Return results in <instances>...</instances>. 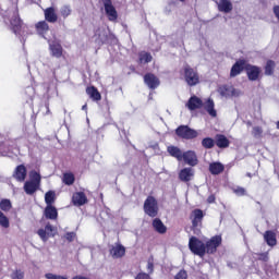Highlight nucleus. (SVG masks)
Listing matches in <instances>:
<instances>
[{
	"instance_id": "nucleus-1",
	"label": "nucleus",
	"mask_w": 279,
	"mask_h": 279,
	"mask_svg": "<svg viewBox=\"0 0 279 279\" xmlns=\"http://www.w3.org/2000/svg\"><path fill=\"white\" fill-rule=\"evenodd\" d=\"M94 40L99 46L112 43L114 35L110 34V31L106 27H98L94 34Z\"/></svg>"
},
{
	"instance_id": "nucleus-2",
	"label": "nucleus",
	"mask_w": 279,
	"mask_h": 279,
	"mask_svg": "<svg viewBox=\"0 0 279 279\" xmlns=\"http://www.w3.org/2000/svg\"><path fill=\"white\" fill-rule=\"evenodd\" d=\"M189 247L192 254H195L201 258H204V256H206V244L202 240L197 239L196 236L190 238Z\"/></svg>"
},
{
	"instance_id": "nucleus-3",
	"label": "nucleus",
	"mask_w": 279,
	"mask_h": 279,
	"mask_svg": "<svg viewBox=\"0 0 279 279\" xmlns=\"http://www.w3.org/2000/svg\"><path fill=\"white\" fill-rule=\"evenodd\" d=\"M175 134L179 138H184L185 141H191L199 136V133L196 130L189 128V125H180L175 130Z\"/></svg>"
},
{
	"instance_id": "nucleus-4",
	"label": "nucleus",
	"mask_w": 279,
	"mask_h": 279,
	"mask_svg": "<svg viewBox=\"0 0 279 279\" xmlns=\"http://www.w3.org/2000/svg\"><path fill=\"white\" fill-rule=\"evenodd\" d=\"M144 213L148 215V217L158 216V201H156L154 196H148L144 202Z\"/></svg>"
},
{
	"instance_id": "nucleus-5",
	"label": "nucleus",
	"mask_w": 279,
	"mask_h": 279,
	"mask_svg": "<svg viewBox=\"0 0 279 279\" xmlns=\"http://www.w3.org/2000/svg\"><path fill=\"white\" fill-rule=\"evenodd\" d=\"M184 77L189 86H197L199 84V74L190 65L184 66Z\"/></svg>"
},
{
	"instance_id": "nucleus-6",
	"label": "nucleus",
	"mask_w": 279,
	"mask_h": 279,
	"mask_svg": "<svg viewBox=\"0 0 279 279\" xmlns=\"http://www.w3.org/2000/svg\"><path fill=\"white\" fill-rule=\"evenodd\" d=\"M218 93L220 97L230 99V97H241V89L234 88L232 85H222L218 87Z\"/></svg>"
},
{
	"instance_id": "nucleus-7",
	"label": "nucleus",
	"mask_w": 279,
	"mask_h": 279,
	"mask_svg": "<svg viewBox=\"0 0 279 279\" xmlns=\"http://www.w3.org/2000/svg\"><path fill=\"white\" fill-rule=\"evenodd\" d=\"M221 245V235H215L206 242L205 250L206 254H215L217 247Z\"/></svg>"
},
{
	"instance_id": "nucleus-8",
	"label": "nucleus",
	"mask_w": 279,
	"mask_h": 279,
	"mask_svg": "<svg viewBox=\"0 0 279 279\" xmlns=\"http://www.w3.org/2000/svg\"><path fill=\"white\" fill-rule=\"evenodd\" d=\"M192 226L194 234H199V227L202 226V219H204V211L195 209L193 213Z\"/></svg>"
},
{
	"instance_id": "nucleus-9",
	"label": "nucleus",
	"mask_w": 279,
	"mask_h": 279,
	"mask_svg": "<svg viewBox=\"0 0 279 279\" xmlns=\"http://www.w3.org/2000/svg\"><path fill=\"white\" fill-rule=\"evenodd\" d=\"M144 82L148 88L151 90H156L157 87L160 86V78H158L153 73H147L144 75Z\"/></svg>"
},
{
	"instance_id": "nucleus-10",
	"label": "nucleus",
	"mask_w": 279,
	"mask_h": 279,
	"mask_svg": "<svg viewBox=\"0 0 279 279\" xmlns=\"http://www.w3.org/2000/svg\"><path fill=\"white\" fill-rule=\"evenodd\" d=\"M102 3L105 5L107 16H109V21H117V9H114V5H112V0H102Z\"/></svg>"
},
{
	"instance_id": "nucleus-11",
	"label": "nucleus",
	"mask_w": 279,
	"mask_h": 279,
	"mask_svg": "<svg viewBox=\"0 0 279 279\" xmlns=\"http://www.w3.org/2000/svg\"><path fill=\"white\" fill-rule=\"evenodd\" d=\"M246 75L251 82H256V80L260 77V68L256 65H247Z\"/></svg>"
},
{
	"instance_id": "nucleus-12",
	"label": "nucleus",
	"mask_w": 279,
	"mask_h": 279,
	"mask_svg": "<svg viewBox=\"0 0 279 279\" xmlns=\"http://www.w3.org/2000/svg\"><path fill=\"white\" fill-rule=\"evenodd\" d=\"M182 160L190 167H195L197 166V155L193 150H187L183 153Z\"/></svg>"
},
{
	"instance_id": "nucleus-13",
	"label": "nucleus",
	"mask_w": 279,
	"mask_h": 279,
	"mask_svg": "<svg viewBox=\"0 0 279 279\" xmlns=\"http://www.w3.org/2000/svg\"><path fill=\"white\" fill-rule=\"evenodd\" d=\"M195 175V170L193 168H184L179 173V180L181 182H191Z\"/></svg>"
},
{
	"instance_id": "nucleus-14",
	"label": "nucleus",
	"mask_w": 279,
	"mask_h": 279,
	"mask_svg": "<svg viewBox=\"0 0 279 279\" xmlns=\"http://www.w3.org/2000/svg\"><path fill=\"white\" fill-rule=\"evenodd\" d=\"M13 178H15L17 182H25V178H27V168H25L24 165L17 166L13 172Z\"/></svg>"
},
{
	"instance_id": "nucleus-15",
	"label": "nucleus",
	"mask_w": 279,
	"mask_h": 279,
	"mask_svg": "<svg viewBox=\"0 0 279 279\" xmlns=\"http://www.w3.org/2000/svg\"><path fill=\"white\" fill-rule=\"evenodd\" d=\"M50 56L52 58H62V45L58 41L49 43Z\"/></svg>"
},
{
	"instance_id": "nucleus-16",
	"label": "nucleus",
	"mask_w": 279,
	"mask_h": 279,
	"mask_svg": "<svg viewBox=\"0 0 279 279\" xmlns=\"http://www.w3.org/2000/svg\"><path fill=\"white\" fill-rule=\"evenodd\" d=\"M72 202L74 206H84V204L88 203V198L84 192H76L72 196Z\"/></svg>"
},
{
	"instance_id": "nucleus-17",
	"label": "nucleus",
	"mask_w": 279,
	"mask_h": 279,
	"mask_svg": "<svg viewBox=\"0 0 279 279\" xmlns=\"http://www.w3.org/2000/svg\"><path fill=\"white\" fill-rule=\"evenodd\" d=\"M11 26L14 34H21V29L23 28V21H21V16L19 13H15L11 19Z\"/></svg>"
},
{
	"instance_id": "nucleus-18",
	"label": "nucleus",
	"mask_w": 279,
	"mask_h": 279,
	"mask_svg": "<svg viewBox=\"0 0 279 279\" xmlns=\"http://www.w3.org/2000/svg\"><path fill=\"white\" fill-rule=\"evenodd\" d=\"M185 106L189 108V110H198V108L204 106V101H202V99H199L197 96H192Z\"/></svg>"
},
{
	"instance_id": "nucleus-19",
	"label": "nucleus",
	"mask_w": 279,
	"mask_h": 279,
	"mask_svg": "<svg viewBox=\"0 0 279 279\" xmlns=\"http://www.w3.org/2000/svg\"><path fill=\"white\" fill-rule=\"evenodd\" d=\"M110 256L112 258H123L125 256V246L116 244L110 248Z\"/></svg>"
},
{
	"instance_id": "nucleus-20",
	"label": "nucleus",
	"mask_w": 279,
	"mask_h": 279,
	"mask_svg": "<svg viewBox=\"0 0 279 279\" xmlns=\"http://www.w3.org/2000/svg\"><path fill=\"white\" fill-rule=\"evenodd\" d=\"M215 143L219 149H226L230 147V140H228V137H226L223 134H217Z\"/></svg>"
},
{
	"instance_id": "nucleus-21",
	"label": "nucleus",
	"mask_w": 279,
	"mask_h": 279,
	"mask_svg": "<svg viewBox=\"0 0 279 279\" xmlns=\"http://www.w3.org/2000/svg\"><path fill=\"white\" fill-rule=\"evenodd\" d=\"M45 19L48 23H56L58 22V14L56 13V9L53 7L47 8L44 11Z\"/></svg>"
},
{
	"instance_id": "nucleus-22",
	"label": "nucleus",
	"mask_w": 279,
	"mask_h": 279,
	"mask_svg": "<svg viewBox=\"0 0 279 279\" xmlns=\"http://www.w3.org/2000/svg\"><path fill=\"white\" fill-rule=\"evenodd\" d=\"M203 108L206 110V112L209 114V117H217V110H215V101L213 99H207L203 104Z\"/></svg>"
},
{
	"instance_id": "nucleus-23",
	"label": "nucleus",
	"mask_w": 279,
	"mask_h": 279,
	"mask_svg": "<svg viewBox=\"0 0 279 279\" xmlns=\"http://www.w3.org/2000/svg\"><path fill=\"white\" fill-rule=\"evenodd\" d=\"M219 12H225V14H229L231 10H233L232 2L230 0H220L218 2Z\"/></svg>"
},
{
	"instance_id": "nucleus-24",
	"label": "nucleus",
	"mask_w": 279,
	"mask_h": 279,
	"mask_svg": "<svg viewBox=\"0 0 279 279\" xmlns=\"http://www.w3.org/2000/svg\"><path fill=\"white\" fill-rule=\"evenodd\" d=\"M243 66H245V61L243 60L236 61L235 64L231 68L230 76L236 77V75H241V72L243 71Z\"/></svg>"
},
{
	"instance_id": "nucleus-25",
	"label": "nucleus",
	"mask_w": 279,
	"mask_h": 279,
	"mask_svg": "<svg viewBox=\"0 0 279 279\" xmlns=\"http://www.w3.org/2000/svg\"><path fill=\"white\" fill-rule=\"evenodd\" d=\"M44 213L46 219H51L52 221L58 219V209L52 205H47Z\"/></svg>"
},
{
	"instance_id": "nucleus-26",
	"label": "nucleus",
	"mask_w": 279,
	"mask_h": 279,
	"mask_svg": "<svg viewBox=\"0 0 279 279\" xmlns=\"http://www.w3.org/2000/svg\"><path fill=\"white\" fill-rule=\"evenodd\" d=\"M226 168L221 162H211L209 165V171L211 175H219V173H223Z\"/></svg>"
},
{
	"instance_id": "nucleus-27",
	"label": "nucleus",
	"mask_w": 279,
	"mask_h": 279,
	"mask_svg": "<svg viewBox=\"0 0 279 279\" xmlns=\"http://www.w3.org/2000/svg\"><path fill=\"white\" fill-rule=\"evenodd\" d=\"M168 154H170V156H172V158H177V160H179V162L182 161V157L184 155V153H182V150L177 146H169Z\"/></svg>"
},
{
	"instance_id": "nucleus-28",
	"label": "nucleus",
	"mask_w": 279,
	"mask_h": 279,
	"mask_svg": "<svg viewBox=\"0 0 279 279\" xmlns=\"http://www.w3.org/2000/svg\"><path fill=\"white\" fill-rule=\"evenodd\" d=\"M38 183H34V181H26L24 184V191L26 195H34L35 191H38Z\"/></svg>"
},
{
	"instance_id": "nucleus-29",
	"label": "nucleus",
	"mask_w": 279,
	"mask_h": 279,
	"mask_svg": "<svg viewBox=\"0 0 279 279\" xmlns=\"http://www.w3.org/2000/svg\"><path fill=\"white\" fill-rule=\"evenodd\" d=\"M153 228L159 234H165V232H167V227L165 226V223H162V220H160L159 218L153 220Z\"/></svg>"
},
{
	"instance_id": "nucleus-30",
	"label": "nucleus",
	"mask_w": 279,
	"mask_h": 279,
	"mask_svg": "<svg viewBox=\"0 0 279 279\" xmlns=\"http://www.w3.org/2000/svg\"><path fill=\"white\" fill-rule=\"evenodd\" d=\"M36 29H37V34H39V36H45V34H47V32H49V24L45 21L38 22L36 24Z\"/></svg>"
},
{
	"instance_id": "nucleus-31",
	"label": "nucleus",
	"mask_w": 279,
	"mask_h": 279,
	"mask_svg": "<svg viewBox=\"0 0 279 279\" xmlns=\"http://www.w3.org/2000/svg\"><path fill=\"white\" fill-rule=\"evenodd\" d=\"M87 95H89L90 99L94 101H101V94H99V90L95 87H89L86 89Z\"/></svg>"
},
{
	"instance_id": "nucleus-32",
	"label": "nucleus",
	"mask_w": 279,
	"mask_h": 279,
	"mask_svg": "<svg viewBox=\"0 0 279 279\" xmlns=\"http://www.w3.org/2000/svg\"><path fill=\"white\" fill-rule=\"evenodd\" d=\"M264 239L267 245H270L271 247L276 245V233H274V231H266L264 234Z\"/></svg>"
},
{
	"instance_id": "nucleus-33",
	"label": "nucleus",
	"mask_w": 279,
	"mask_h": 279,
	"mask_svg": "<svg viewBox=\"0 0 279 279\" xmlns=\"http://www.w3.org/2000/svg\"><path fill=\"white\" fill-rule=\"evenodd\" d=\"M62 181L66 186H71L75 183V175L71 172L64 173Z\"/></svg>"
},
{
	"instance_id": "nucleus-34",
	"label": "nucleus",
	"mask_w": 279,
	"mask_h": 279,
	"mask_svg": "<svg viewBox=\"0 0 279 279\" xmlns=\"http://www.w3.org/2000/svg\"><path fill=\"white\" fill-rule=\"evenodd\" d=\"M45 202L47 206H51L56 202V192L49 191L45 194Z\"/></svg>"
},
{
	"instance_id": "nucleus-35",
	"label": "nucleus",
	"mask_w": 279,
	"mask_h": 279,
	"mask_svg": "<svg viewBox=\"0 0 279 279\" xmlns=\"http://www.w3.org/2000/svg\"><path fill=\"white\" fill-rule=\"evenodd\" d=\"M215 140L210 138V137H205L203 138L202 141V146L205 148V149H213V147H215Z\"/></svg>"
},
{
	"instance_id": "nucleus-36",
	"label": "nucleus",
	"mask_w": 279,
	"mask_h": 279,
	"mask_svg": "<svg viewBox=\"0 0 279 279\" xmlns=\"http://www.w3.org/2000/svg\"><path fill=\"white\" fill-rule=\"evenodd\" d=\"M151 60H153V57L149 52H141L140 53V62L142 64H147V63L151 62Z\"/></svg>"
},
{
	"instance_id": "nucleus-37",
	"label": "nucleus",
	"mask_w": 279,
	"mask_h": 279,
	"mask_svg": "<svg viewBox=\"0 0 279 279\" xmlns=\"http://www.w3.org/2000/svg\"><path fill=\"white\" fill-rule=\"evenodd\" d=\"M274 69H276V62H274L272 60L267 61L265 66V75H272Z\"/></svg>"
},
{
	"instance_id": "nucleus-38",
	"label": "nucleus",
	"mask_w": 279,
	"mask_h": 279,
	"mask_svg": "<svg viewBox=\"0 0 279 279\" xmlns=\"http://www.w3.org/2000/svg\"><path fill=\"white\" fill-rule=\"evenodd\" d=\"M0 226L1 228H10V219L8 216L0 210Z\"/></svg>"
},
{
	"instance_id": "nucleus-39",
	"label": "nucleus",
	"mask_w": 279,
	"mask_h": 279,
	"mask_svg": "<svg viewBox=\"0 0 279 279\" xmlns=\"http://www.w3.org/2000/svg\"><path fill=\"white\" fill-rule=\"evenodd\" d=\"M0 208L1 210H4V213H8L12 208V203L10 199H3L0 202Z\"/></svg>"
},
{
	"instance_id": "nucleus-40",
	"label": "nucleus",
	"mask_w": 279,
	"mask_h": 279,
	"mask_svg": "<svg viewBox=\"0 0 279 279\" xmlns=\"http://www.w3.org/2000/svg\"><path fill=\"white\" fill-rule=\"evenodd\" d=\"M31 182L40 185V174L36 171H31L29 173Z\"/></svg>"
},
{
	"instance_id": "nucleus-41",
	"label": "nucleus",
	"mask_w": 279,
	"mask_h": 279,
	"mask_svg": "<svg viewBox=\"0 0 279 279\" xmlns=\"http://www.w3.org/2000/svg\"><path fill=\"white\" fill-rule=\"evenodd\" d=\"M38 236L41 239V241H44V243H47V241H49V233H47V231L45 229H39L37 231Z\"/></svg>"
},
{
	"instance_id": "nucleus-42",
	"label": "nucleus",
	"mask_w": 279,
	"mask_h": 279,
	"mask_svg": "<svg viewBox=\"0 0 279 279\" xmlns=\"http://www.w3.org/2000/svg\"><path fill=\"white\" fill-rule=\"evenodd\" d=\"M60 14L61 16H63V19H66V16H71V7L70 5L61 7Z\"/></svg>"
},
{
	"instance_id": "nucleus-43",
	"label": "nucleus",
	"mask_w": 279,
	"mask_h": 279,
	"mask_svg": "<svg viewBox=\"0 0 279 279\" xmlns=\"http://www.w3.org/2000/svg\"><path fill=\"white\" fill-rule=\"evenodd\" d=\"M25 278V272L21 269H16L11 274V279H23Z\"/></svg>"
},
{
	"instance_id": "nucleus-44",
	"label": "nucleus",
	"mask_w": 279,
	"mask_h": 279,
	"mask_svg": "<svg viewBox=\"0 0 279 279\" xmlns=\"http://www.w3.org/2000/svg\"><path fill=\"white\" fill-rule=\"evenodd\" d=\"M63 239H65V241H69V243H73V241L75 239H77V233L75 232H66L64 235H63Z\"/></svg>"
},
{
	"instance_id": "nucleus-45",
	"label": "nucleus",
	"mask_w": 279,
	"mask_h": 279,
	"mask_svg": "<svg viewBox=\"0 0 279 279\" xmlns=\"http://www.w3.org/2000/svg\"><path fill=\"white\" fill-rule=\"evenodd\" d=\"M252 135L254 136V138H260L263 136V128L254 126L252 131Z\"/></svg>"
},
{
	"instance_id": "nucleus-46",
	"label": "nucleus",
	"mask_w": 279,
	"mask_h": 279,
	"mask_svg": "<svg viewBox=\"0 0 279 279\" xmlns=\"http://www.w3.org/2000/svg\"><path fill=\"white\" fill-rule=\"evenodd\" d=\"M233 193H235V195L239 197H243V195H245V189L241 186L233 187Z\"/></svg>"
},
{
	"instance_id": "nucleus-47",
	"label": "nucleus",
	"mask_w": 279,
	"mask_h": 279,
	"mask_svg": "<svg viewBox=\"0 0 279 279\" xmlns=\"http://www.w3.org/2000/svg\"><path fill=\"white\" fill-rule=\"evenodd\" d=\"M45 278H47V279H69V278H66L64 276L53 275L51 272L46 274Z\"/></svg>"
},
{
	"instance_id": "nucleus-48",
	"label": "nucleus",
	"mask_w": 279,
	"mask_h": 279,
	"mask_svg": "<svg viewBox=\"0 0 279 279\" xmlns=\"http://www.w3.org/2000/svg\"><path fill=\"white\" fill-rule=\"evenodd\" d=\"M189 278V275L186 274V270H180L174 279H187Z\"/></svg>"
},
{
	"instance_id": "nucleus-49",
	"label": "nucleus",
	"mask_w": 279,
	"mask_h": 279,
	"mask_svg": "<svg viewBox=\"0 0 279 279\" xmlns=\"http://www.w3.org/2000/svg\"><path fill=\"white\" fill-rule=\"evenodd\" d=\"M147 269L149 274H154V257L148 258Z\"/></svg>"
},
{
	"instance_id": "nucleus-50",
	"label": "nucleus",
	"mask_w": 279,
	"mask_h": 279,
	"mask_svg": "<svg viewBox=\"0 0 279 279\" xmlns=\"http://www.w3.org/2000/svg\"><path fill=\"white\" fill-rule=\"evenodd\" d=\"M48 236H53L52 232H53V226H51L50 223L46 225L45 229H44Z\"/></svg>"
},
{
	"instance_id": "nucleus-51",
	"label": "nucleus",
	"mask_w": 279,
	"mask_h": 279,
	"mask_svg": "<svg viewBox=\"0 0 279 279\" xmlns=\"http://www.w3.org/2000/svg\"><path fill=\"white\" fill-rule=\"evenodd\" d=\"M135 279H149V276L145 272H141L136 276Z\"/></svg>"
},
{
	"instance_id": "nucleus-52",
	"label": "nucleus",
	"mask_w": 279,
	"mask_h": 279,
	"mask_svg": "<svg viewBox=\"0 0 279 279\" xmlns=\"http://www.w3.org/2000/svg\"><path fill=\"white\" fill-rule=\"evenodd\" d=\"M208 204H215V195H210L207 198Z\"/></svg>"
},
{
	"instance_id": "nucleus-53",
	"label": "nucleus",
	"mask_w": 279,
	"mask_h": 279,
	"mask_svg": "<svg viewBox=\"0 0 279 279\" xmlns=\"http://www.w3.org/2000/svg\"><path fill=\"white\" fill-rule=\"evenodd\" d=\"M82 110H88V106L84 105V106L82 107Z\"/></svg>"
},
{
	"instance_id": "nucleus-54",
	"label": "nucleus",
	"mask_w": 279,
	"mask_h": 279,
	"mask_svg": "<svg viewBox=\"0 0 279 279\" xmlns=\"http://www.w3.org/2000/svg\"><path fill=\"white\" fill-rule=\"evenodd\" d=\"M267 259H268L267 255H263V260H267Z\"/></svg>"
},
{
	"instance_id": "nucleus-55",
	"label": "nucleus",
	"mask_w": 279,
	"mask_h": 279,
	"mask_svg": "<svg viewBox=\"0 0 279 279\" xmlns=\"http://www.w3.org/2000/svg\"><path fill=\"white\" fill-rule=\"evenodd\" d=\"M180 1H184V0H180Z\"/></svg>"
}]
</instances>
